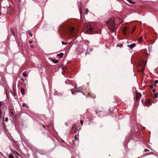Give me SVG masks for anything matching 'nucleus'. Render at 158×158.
I'll use <instances>...</instances> for the list:
<instances>
[{
	"label": "nucleus",
	"instance_id": "obj_1",
	"mask_svg": "<svg viewBox=\"0 0 158 158\" xmlns=\"http://www.w3.org/2000/svg\"><path fill=\"white\" fill-rule=\"evenodd\" d=\"M84 29L85 32L89 34H93L98 33V31L95 30V28L89 24L84 25Z\"/></svg>",
	"mask_w": 158,
	"mask_h": 158
},
{
	"label": "nucleus",
	"instance_id": "obj_2",
	"mask_svg": "<svg viewBox=\"0 0 158 158\" xmlns=\"http://www.w3.org/2000/svg\"><path fill=\"white\" fill-rule=\"evenodd\" d=\"M115 20L114 19H110L107 22V25L108 28L112 32L116 31V28L115 27Z\"/></svg>",
	"mask_w": 158,
	"mask_h": 158
},
{
	"label": "nucleus",
	"instance_id": "obj_3",
	"mask_svg": "<svg viewBox=\"0 0 158 158\" xmlns=\"http://www.w3.org/2000/svg\"><path fill=\"white\" fill-rule=\"evenodd\" d=\"M64 31L66 33L69 34L72 37H73L76 35L75 30L73 27H66Z\"/></svg>",
	"mask_w": 158,
	"mask_h": 158
},
{
	"label": "nucleus",
	"instance_id": "obj_4",
	"mask_svg": "<svg viewBox=\"0 0 158 158\" xmlns=\"http://www.w3.org/2000/svg\"><path fill=\"white\" fill-rule=\"evenodd\" d=\"M146 64V61L142 59L139 60V73L140 72L143 75L144 73H143L145 68V66ZM143 76V75H142Z\"/></svg>",
	"mask_w": 158,
	"mask_h": 158
},
{
	"label": "nucleus",
	"instance_id": "obj_5",
	"mask_svg": "<svg viewBox=\"0 0 158 158\" xmlns=\"http://www.w3.org/2000/svg\"><path fill=\"white\" fill-rule=\"evenodd\" d=\"M127 27H125L123 29V34L125 35H126L127 34Z\"/></svg>",
	"mask_w": 158,
	"mask_h": 158
},
{
	"label": "nucleus",
	"instance_id": "obj_6",
	"mask_svg": "<svg viewBox=\"0 0 158 158\" xmlns=\"http://www.w3.org/2000/svg\"><path fill=\"white\" fill-rule=\"evenodd\" d=\"M139 44L140 43H141L143 42L144 43L145 42L144 41V40L143 39V36H141L140 37H139Z\"/></svg>",
	"mask_w": 158,
	"mask_h": 158
},
{
	"label": "nucleus",
	"instance_id": "obj_7",
	"mask_svg": "<svg viewBox=\"0 0 158 158\" xmlns=\"http://www.w3.org/2000/svg\"><path fill=\"white\" fill-rule=\"evenodd\" d=\"M127 46L131 49L133 48L136 46V44L135 43H133L131 44L128 45Z\"/></svg>",
	"mask_w": 158,
	"mask_h": 158
},
{
	"label": "nucleus",
	"instance_id": "obj_8",
	"mask_svg": "<svg viewBox=\"0 0 158 158\" xmlns=\"http://www.w3.org/2000/svg\"><path fill=\"white\" fill-rule=\"evenodd\" d=\"M77 129V126L75 124H73V127L71 128V130L73 131H76V130Z\"/></svg>",
	"mask_w": 158,
	"mask_h": 158
},
{
	"label": "nucleus",
	"instance_id": "obj_9",
	"mask_svg": "<svg viewBox=\"0 0 158 158\" xmlns=\"http://www.w3.org/2000/svg\"><path fill=\"white\" fill-rule=\"evenodd\" d=\"M78 6H79V9L80 12H81V7H82V3L81 2H80L78 3Z\"/></svg>",
	"mask_w": 158,
	"mask_h": 158
},
{
	"label": "nucleus",
	"instance_id": "obj_10",
	"mask_svg": "<svg viewBox=\"0 0 158 158\" xmlns=\"http://www.w3.org/2000/svg\"><path fill=\"white\" fill-rule=\"evenodd\" d=\"M78 134H76L74 136V139L75 141H77L78 139Z\"/></svg>",
	"mask_w": 158,
	"mask_h": 158
},
{
	"label": "nucleus",
	"instance_id": "obj_11",
	"mask_svg": "<svg viewBox=\"0 0 158 158\" xmlns=\"http://www.w3.org/2000/svg\"><path fill=\"white\" fill-rule=\"evenodd\" d=\"M135 94H136V100L137 101L138 100V93L137 91H136L135 92Z\"/></svg>",
	"mask_w": 158,
	"mask_h": 158
},
{
	"label": "nucleus",
	"instance_id": "obj_12",
	"mask_svg": "<svg viewBox=\"0 0 158 158\" xmlns=\"http://www.w3.org/2000/svg\"><path fill=\"white\" fill-rule=\"evenodd\" d=\"M21 91L22 95H24L25 94V90L24 89L22 88Z\"/></svg>",
	"mask_w": 158,
	"mask_h": 158
},
{
	"label": "nucleus",
	"instance_id": "obj_13",
	"mask_svg": "<svg viewBox=\"0 0 158 158\" xmlns=\"http://www.w3.org/2000/svg\"><path fill=\"white\" fill-rule=\"evenodd\" d=\"M10 31L11 32L13 35H15V33L14 32V29L13 28H11L10 29Z\"/></svg>",
	"mask_w": 158,
	"mask_h": 158
},
{
	"label": "nucleus",
	"instance_id": "obj_14",
	"mask_svg": "<svg viewBox=\"0 0 158 158\" xmlns=\"http://www.w3.org/2000/svg\"><path fill=\"white\" fill-rule=\"evenodd\" d=\"M64 55V53H61L57 55L58 56H60V57L62 58Z\"/></svg>",
	"mask_w": 158,
	"mask_h": 158
},
{
	"label": "nucleus",
	"instance_id": "obj_15",
	"mask_svg": "<svg viewBox=\"0 0 158 158\" xmlns=\"http://www.w3.org/2000/svg\"><path fill=\"white\" fill-rule=\"evenodd\" d=\"M51 60H52V61L55 64L57 63L58 62V61L56 60H53L52 59Z\"/></svg>",
	"mask_w": 158,
	"mask_h": 158
},
{
	"label": "nucleus",
	"instance_id": "obj_16",
	"mask_svg": "<svg viewBox=\"0 0 158 158\" xmlns=\"http://www.w3.org/2000/svg\"><path fill=\"white\" fill-rule=\"evenodd\" d=\"M11 117L13 119V120H16L17 117L14 114L13 116H11Z\"/></svg>",
	"mask_w": 158,
	"mask_h": 158
},
{
	"label": "nucleus",
	"instance_id": "obj_17",
	"mask_svg": "<svg viewBox=\"0 0 158 158\" xmlns=\"http://www.w3.org/2000/svg\"><path fill=\"white\" fill-rule=\"evenodd\" d=\"M151 103L150 102V101L149 100L146 102L145 103V104L147 106H148V105H149L150 106Z\"/></svg>",
	"mask_w": 158,
	"mask_h": 158
},
{
	"label": "nucleus",
	"instance_id": "obj_18",
	"mask_svg": "<svg viewBox=\"0 0 158 158\" xmlns=\"http://www.w3.org/2000/svg\"><path fill=\"white\" fill-rule=\"evenodd\" d=\"M158 97V93L155 94L153 98H156Z\"/></svg>",
	"mask_w": 158,
	"mask_h": 158
},
{
	"label": "nucleus",
	"instance_id": "obj_19",
	"mask_svg": "<svg viewBox=\"0 0 158 158\" xmlns=\"http://www.w3.org/2000/svg\"><path fill=\"white\" fill-rule=\"evenodd\" d=\"M22 75L23 76H24L25 77H26L27 76V75L25 72H23L22 73Z\"/></svg>",
	"mask_w": 158,
	"mask_h": 158
},
{
	"label": "nucleus",
	"instance_id": "obj_20",
	"mask_svg": "<svg viewBox=\"0 0 158 158\" xmlns=\"http://www.w3.org/2000/svg\"><path fill=\"white\" fill-rule=\"evenodd\" d=\"M23 107H26L27 108H28V106H27V105H26V103H23Z\"/></svg>",
	"mask_w": 158,
	"mask_h": 158
},
{
	"label": "nucleus",
	"instance_id": "obj_21",
	"mask_svg": "<svg viewBox=\"0 0 158 158\" xmlns=\"http://www.w3.org/2000/svg\"><path fill=\"white\" fill-rule=\"evenodd\" d=\"M88 95L89 97H91L92 98H93L94 97V95H92L89 93H88Z\"/></svg>",
	"mask_w": 158,
	"mask_h": 158
},
{
	"label": "nucleus",
	"instance_id": "obj_22",
	"mask_svg": "<svg viewBox=\"0 0 158 158\" xmlns=\"http://www.w3.org/2000/svg\"><path fill=\"white\" fill-rule=\"evenodd\" d=\"M123 46V44H117V47H120V48H121Z\"/></svg>",
	"mask_w": 158,
	"mask_h": 158
},
{
	"label": "nucleus",
	"instance_id": "obj_23",
	"mask_svg": "<svg viewBox=\"0 0 158 158\" xmlns=\"http://www.w3.org/2000/svg\"><path fill=\"white\" fill-rule=\"evenodd\" d=\"M130 3H133V4H135V2H132L131 0H127Z\"/></svg>",
	"mask_w": 158,
	"mask_h": 158
},
{
	"label": "nucleus",
	"instance_id": "obj_24",
	"mask_svg": "<svg viewBox=\"0 0 158 158\" xmlns=\"http://www.w3.org/2000/svg\"><path fill=\"white\" fill-rule=\"evenodd\" d=\"M9 158H14V156H13V155H11V154H10L9 155Z\"/></svg>",
	"mask_w": 158,
	"mask_h": 158
},
{
	"label": "nucleus",
	"instance_id": "obj_25",
	"mask_svg": "<svg viewBox=\"0 0 158 158\" xmlns=\"http://www.w3.org/2000/svg\"><path fill=\"white\" fill-rule=\"evenodd\" d=\"M62 43L63 45H64V44L66 45L68 44V43L67 42H64L63 41H62Z\"/></svg>",
	"mask_w": 158,
	"mask_h": 158
},
{
	"label": "nucleus",
	"instance_id": "obj_26",
	"mask_svg": "<svg viewBox=\"0 0 158 158\" xmlns=\"http://www.w3.org/2000/svg\"><path fill=\"white\" fill-rule=\"evenodd\" d=\"M2 114V112L1 110V109H0V119H1V118Z\"/></svg>",
	"mask_w": 158,
	"mask_h": 158
},
{
	"label": "nucleus",
	"instance_id": "obj_27",
	"mask_svg": "<svg viewBox=\"0 0 158 158\" xmlns=\"http://www.w3.org/2000/svg\"><path fill=\"white\" fill-rule=\"evenodd\" d=\"M14 113H13V111H11V112H10V116H13V115H14Z\"/></svg>",
	"mask_w": 158,
	"mask_h": 158
},
{
	"label": "nucleus",
	"instance_id": "obj_28",
	"mask_svg": "<svg viewBox=\"0 0 158 158\" xmlns=\"http://www.w3.org/2000/svg\"><path fill=\"white\" fill-rule=\"evenodd\" d=\"M77 89H79L80 91H81L82 90V88H81V87H80L79 88H78Z\"/></svg>",
	"mask_w": 158,
	"mask_h": 158
},
{
	"label": "nucleus",
	"instance_id": "obj_29",
	"mask_svg": "<svg viewBox=\"0 0 158 158\" xmlns=\"http://www.w3.org/2000/svg\"><path fill=\"white\" fill-rule=\"evenodd\" d=\"M13 12V10L12 9H11L10 10V14H12Z\"/></svg>",
	"mask_w": 158,
	"mask_h": 158
},
{
	"label": "nucleus",
	"instance_id": "obj_30",
	"mask_svg": "<svg viewBox=\"0 0 158 158\" xmlns=\"http://www.w3.org/2000/svg\"><path fill=\"white\" fill-rule=\"evenodd\" d=\"M14 153L15 154H17V155H18L19 156H20V155L16 151H15L14 152Z\"/></svg>",
	"mask_w": 158,
	"mask_h": 158
},
{
	"label": "nucleus",
	"instance_id": "obj_31",
	"mask_svg": "<svg viewBox=\"0 0 158 158\" xmlns=\"http://www.w3.org/2000/svg\"><path fill=\"white\" fill-rule=\"evenodd\" d=\"M83 121L82 120H81L80 121V123L81 124V125L82 126L83 125Z\"/></svg>",
	"mask_w": 158,
	"mask_h": 158
},
{
	"label": "nucleus",
	"instance_id": "obj_32",
	"mask_svg": "<svg viewBox=\"0 0 158 158\" xmlns=\"http://www.w3.org/2000/svg\"><path fill=\"white\" fill-rule=\"evenodd\" d=\"M8 118H6L5 119V121L6 122H7L8 121Z\"/></svg>",
	"mask_w": 158,
	"mask_h": 158
},
{
	"label": "nucleus",
	"instance_id": "obj_33",
	"mask_svg": "<svg viewBox=\"0 0 158 158\" xmlns=\"http://www.w3.org/2000/svg\"><path fill=\"white\" fill-rule=\"evenodd\" d=\"M139 98L141 96V94L140 93H139Z\"/></svg>",
	"mask_w": 158,
	"mask_h": 158
},
{
	"label": "nucleus",
	"instance_id": "obj_34",
	"mask_svg": "<svg viewBox=\"0 0 158 158\" xmlns=\"http://www.w3.org/2000/svg\"><path fill=\"white\" fill-rule=\"evenodd\" d=\"M28 34L29 35H30L31 36H32V33L30 31L28 32Z\"/></svg>",
	"mask_w": 158,
	"mask_h": 158
},
{
	"label": "nucleus",
	"instance_id": "obj_35",
	"mask_svg": "<svg viewBox=\"0 0 158 158\" xmlns=\"http://www.w3.org/2000/svg\"><path fill=\"white\" fill-rule=\"evenodd\" d=\"M89 121L90 122H93V120L91 118H89Z\"/></svg>",
	"mask_w": 158,
	"mask_h": 158
},
{
	"label": "nucleus",
	"instance_id": "obj_36",
	"mask_svg": "<svg viewBox=\"0 0 158 158\" xmlns=\"http://www.w3.org/2000/svg\"><path fill=\"white\" fill-rule=\"evenodd\" d=\"M75 92H81V91H80L79 89H78L76 91H75Z\"/></svg>",
	"mask_w": 158,
	"mask_h": 158
},
{
	"label": "nucleus",
	"instance_id": "obj_37",
	"mask_svg": "<svg viewBox=\"0 0 158 158\" xmlns=\"http://www.w3.org/2000/svg\"><path fill=\"white\" fill-rule=\"evenodd\" d=\"M71 93H72V94H73L75 93L76 92H75V91L74 92V91H72V89H71Z\"/></svg>",
	"mask_w": 158,
	"mask_h": 158
},
{
	"label": "nucleus",
	"instance_id": "obj_38",
	"mask_svg": "<svg viewBox=\"0 0 158 158\" xmlns=\"http://www.w3.org/2000/svg\"><path fill=\"white\" fill-rule=\"evenodd\" d=\"M21 81H24V79H23V78H21Z\"/></svg>",
	"mask_w": 158,
	"mask_h": 158
},
{
	"label": "nucleus",
	"instance_id": "obj_39",
	"mask_svg": "<svg viewBox=\"0 0 158 158\" xmlns=\"http://www.w3.org/2000/svg\"><path fill=\"white\" fill-rule=\"evenodd\" d=\"M153 87V86L152 85H150V88L151 89H152Z\"/></svg>",
	"mask_w": 158,
	"mask_h": 158
},
{
	"label": "nucleus",
	"instance_id": "obj_40",
	"mask_svg": "<svg viewBox=\"0 0 158 158\" xmlns=\"http://www.w3.org/2000/svg\"><path fill=\"white\" fill-rule=\"evenodd\" d=\"M152 91L153 92H154H154H155V89H153L152 90Z\"/></svg>",
	"mask_w": 158,
	"mask_h": 158
},
{
	"label": "nucleus",
	"instance_id": "obj_41",
	"mask_svg": "<svg viewBox=\"0 0 158 158\" xmlns=\"http://www.w3.org/2000/svg\"><path fill=\"white\" fill-rule=\"evenodd\" d=\"M30 47H31V48H33V45H30Z\"/></svg>",
	"mask_w": 158,
	"mask_h": 158
},
{
	"label": "nucleus",
	"instance_id": "obj_42",
	"mask_svg": "<svg viewBox=\"0 0 158 158\" xmlns=\"http://www.w3.org/2000/svg\"><path fill=\"white\" fill-rule=\"evenodd\" d=\"M2 105V102H0V106H1Z\"/></svg>",
	"mask_w": 158,
	"mask_h": 158
},
{
	"label": "nucleus",
	"instance_id": "obj_43",
	"mask_svg": "<svg viewBox=\"0 0 158 158\" xmlns=\"http://www.w3.org/2000/svg\"><path fill=\"white\" fill-rule=\"evenodd\" d=\"M141 101H142V103H144L143 102V100L142 99Z\"/></svg>",
	"mask_w": 158,
	"mask_h": 158
},
{
	"label": "nucleus",
	"instance_id": "obj_44",
	"mask_svg": "<svg viewBox=\"0 0 158 158\" xmlns=\"http://www.w3.org/2000/svg\"><path fill=\"white\" fill-rule=\"evenodd\" d=\"M93 50V49L91 48L90 49V51H92Z\"/></svg>",
	"mask_w": 158,
	"mask_h": 158
},
{
	"label": "nucleus",
	"instance_id": "obj_45",
	"mask_svg": "<svg viewBox=\"0 0 158 158\" xmlns=\"http://www.w3.org/2000/svg\"><path fill=\"white\" fill-rule=\"evenodd\" d=\"M145 151H149V150L148 149H145Z\"/></svg>",
	"mask_w": 158,
	"mask_h": 158
},
{
	"label": "nucleus",
	"instance_id": "obj_46",
	"mask_svg": "<svg viewBox=\"0 0 158 158\" xmlns=\"http://www.w3.org/2000/svg\"><path fill=\"white\" fill-rule=\"evenodd\" d=\"M29 43H30V44H31L32 43V42L31 41H29Z\"/></svg>",
	"mask_w": 158,
	"mask_h": 158
},
{
	"label": "nucleus",
	"instance_id": "obj_47",
	"mask_svg": "<svg viewBox=\"0 0 158 158\" xmlns=\"http://www.w3.org/2000/svg\"><path fill=\"white\" fill-rule=\"evenodd\" d=\"M43 127L44 128H45V126L44 125H43Z\"/></svg>",
	"mask_w": 158,
	"mask_h": 158
},
{
	"label": "nucleus",
	"instance_id": "obj_48",
	"mask_svg": "<svg viewBox=\"0 0 158 158\" xmlns=\"http://www.w3.org/2000/svg\"><path fill=\"white\" fill-rule=\"evenodd\" d=\"M139 23H141V22H139Z\"/></svg>",
	"mask_w": 158,
	"mask_h": 158
},
{
	"label": "nucleus",
	"instance_id": "obj_49",
	"mask_svg": "<svg viewBox=\"0 0 158 158\" xmlns=\"http://www.w3.org/2000/svg\"><path fill=\"white\" fill-rule=\"evenodd\" d=\"M4 118L3 117V123L4 122Z\"/></svg>",
	"mask_w": 158,
	"mask_h": 158
},
{
	"label": "nucleus",
	"instance_id": "obj_50",
	"mask_svg": "<svg viewBox=\"0 0 158 158\" xmlns=\"http://www.w3.org/2000/svg\"><path fill=\"white\" fill-rule=\"evenodd\" d=\"M66 125L67 126H68V125H67V123H66Z\"/></svg>",
	"mask_w": 158,
	"mask_h": 158
},
{
	"label": "nucleus",
	"instance_id": "obj_51",
	"mask_svg": "<svg viewBox=\"0 0 158 158\" xmlns=\"http://www.w3.org/2000/svg\"><path fill=\"white\" fill-rule=\"evenodd\" d=\"M143 94H144V92H143Z\"/></svg>",
	"mask_w": 158,
	"mask_h": 158
},
{
	"label": "nucleus",
	"instance_id": "obj_52",
	"mask_svg": "<svg viewBox=\"0 0 158 158\" xmlns=\"http://www.w3.org/2000/svg\"><path fill=\"white\" fill-rule=\"evenodd\" d=\"M88 10H88V9H87V11H88Z\"/></svg>",
	"mask_w": 158,
	"mask_h": 158
},
{
	"label": "nucleus",
	"instance_id": "obj_53",
	"mask_svg": "<svg viewBox=\"0 0 158 158\" xmlns=\"http://www.w3.org/2000/svg\"><path fill=\"white\" fill-rule=\"evenodd\" d=\"M89 125H90V123H89Z\"/></svg>",
	"mask_w": 158,
	"mask_h": 158
},
{
	"label": "nucleus",
	"instance_id": "obj_54",
	"mask_svg": "<svg viewBox=\"0 0 158 158\" xmlns=\"http://www.w3.org/2000/svg\"><path fill=\"white\" fill-rule=\"evenodd\" d=\"M157 82H156V84H157Z\"/></svg>",
	"mask_w": 158,
	"mask_h": 158
},
{
	"label": "nucleus",
	"instance_id": "obj_55",
	"mask_svg": "<svg viewBox=\"0 0 158 158\" xmlns=\"http://www.w3.org/2000/svg\"><path fill=\"white\" fill-rule=\"evenodd\" d=\"M146 55H148V54L146 53Z\"/></svg>",
	"mask_w": 158,
	"mask_h": 158
}]
</instances>
